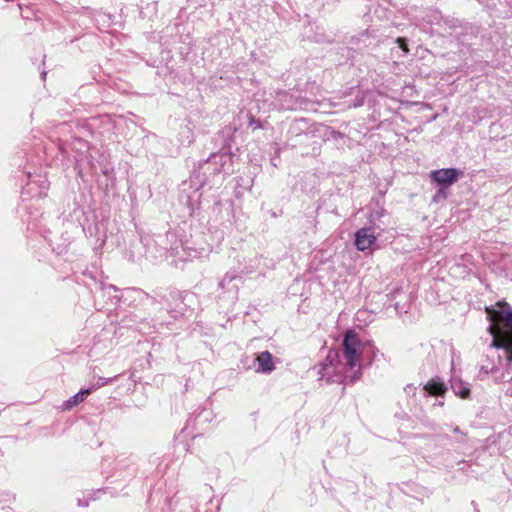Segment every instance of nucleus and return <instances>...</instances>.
Wrapping results in <instances>:
<instances>
[{
    "label": "nucleus",
    "mask_w": 512,
    "mask_h": 512,
    "mask_svg": "<svg viewBox=\"0 0 512 512\" xmlns=\"http://www.w3.org/2000/svg\"><path fill=\"white\" fill-rule=\"evenodd\" d=\"M376 242V236L371 228H361L355 233V245L358 250L365 251Z\"/></svg>",
    "instance_id": "39448f33"
},
{
    "label": "nucleus",
    "mask_w": 512,
    "mask_h": 512,
    "mask_svg": "<svg viewBox=\"0 0 512 512\" xmlns=\"http://www.w3.org/2000/svg\"><path fill=\"white\" fill-rule=\"evenodd\" d=\"M91 394L90 390L88 388L81 389L78 393H76L74 396L66 400L60 405V409L62 411L70 410L73 407L77 406L78 404L82 403L87 395Z\"/></svg>",
    "instance_id": "423d86ee"
},
{
    "label": "nucleus",
    "mask_w": 512,
    "mask_h": 512,
    "mask_svg": "<svg viewBox=\"0 0 512 512\" xmlns=\"http://www.w3.org/2000/svg\"><path fill=\"white\" fill-rule=\"evenodd\" d=\"M424 389L431 395H442L446 391V387L443 383L437 381H429Z\"/></svg>",
    "instance_id": "6e6552de"
},
{
    "label": "nucleus",
    "mask_w": 512,
    "mask_h": 512,
    "mask_svg": "<svg viewBox=\"0 0 512 512\" xmlns=\"http://www.w3.org/2000/svg\"><path fill=\"white\" fill-rule=\"evenodd\" d=\"M275 369L273 355L269 351H262L255 357L254 370L260 374H270Z\"/></svg>",
    "instance_id": "7ed1b4c3"
},
{
    "label": "nucleus",
    "mask_w": 512,
    "mask_h": 512,
    "mask_svg": "<svg viewBox=\"0 0 512 512\" xmlns=\"http://www.w3.org/2000/svg\"><path fill=\"white\" fill-rule=\"evenodd\" d=\"M485 311L490 321L488 330L493 336L490 346L503 349L507 364L512 365V307L498 302Z\"/></svg>",
    "instance_id": "f03ea898"
},
{
    "label": "nucleus",
    "mask_w": 512,
    "mask_h": 512,
    "mask_svg": "<svg viewBox=\"0 0 512 512\" xmlns=\"http://www.w3.org/2000/svg\"><path fill=\"white\" fill-rule=\"evenodd\" d=\"M438 404L442 406L444 403L442 401H438Z\"/></svg>",
    "instance_id": "f8f14e48"
},
{
    "label": "nucleus",
    "mask_w": 512,
    "mask_h": 512,
    "mask_svg": "<svg viewBox=\"0 0 512 512\" xmlns=\"http://www.w3.org/2000/svg\"><path fill=\"white\" fill-rule=\"evenodd\" d=\"M343 350L330 351L325 361L320 365L318 374L327 381L354 382L362 374V360L364 345L358 334L349 330L343 339Z\"/></svg>",
    "instance_id": "f257e3e1"
},
{
    "label": "nucleus",
    "mask_w": 512,
    "mask_h": 512,
    "mask_svg": "<svg viewBox=\"0 0 512 512\" xmlns=\"http://www.w3.org/2000/svg\"><path fill=\"white\" fill-rule=\"evenodd\" d=\"M114 378H104V377H98L97 381L92 383L90 387H88V390H90V393L94 392L95 390L109 384L112 382Z\"/></svg>",
    "instance_id": "9d476101"
},
{
    "label": "nucleus",
    "mask_w": 512,
    "mask_h": 512,
    "mask_svg": "<svg viewBox=\"0 0 512 512\" xmlns=\"http://www.w3.org/2000/svg\"><path fill=\"white\" fill-rule=\"evenodd\" d=\"M451 388H452L453 392L457 396H459V397H461L463 399L468 398L469 395H470V386H469V384L464 383L459 378L453 377L451 379Z\"/></svg>",
    "instance_id": "0eeeda50"
},
{
    "label": "nucleus",
    "mask_w": 512,
    "mask_h": 512,
    "mask_svg": "<svg viewBox=\"0 0 512 512\" xmlns=\"http://www.w3.org/2000/svg\"><path fill=\"white\" fill-rule=\"evenodd\" d=\"M87 504H82L80 500H78V506H86Z\"/></svg>",
    "instance_id": "9b49d317"
},
{
    "label": "nucleus",
    "mask_w": 512,
    "mask_h": 512,
    "mask_svg": "<svg viewBox=\"0 0 512 512\" xmlns=\"http://www.w3.org/2000/svg\"><path fill=\"white\" fill-rule=\"evenodd\" d=\"M497 366L492 364V365H485V364H482L481 365V368H480V371L481 373H485V374H491V375H495V381L497 382H501V381H504L505 380V376L502 375V376H497L496 373H497Z\"/></svg>",
    "instance_id": "1a4fd4ad"
},
{
    "label": "nucleus",
    "mask_w": 512,
    "mask_h": 512,
    "mask_svg": "<svg viewBox=\"0 0 512 512\" xmlns=\"http://www.w3.org/2000/svg\"><path fill=\"white\" fill-rule=\"evenodd\" d=\"M461 174L462 172L455 168L439 169L431 172V178L438 184L450 186Z\"/></svg>",
    "instance_id": "20e7f679"
}]
</instances>
